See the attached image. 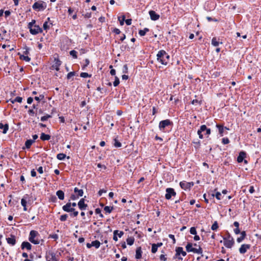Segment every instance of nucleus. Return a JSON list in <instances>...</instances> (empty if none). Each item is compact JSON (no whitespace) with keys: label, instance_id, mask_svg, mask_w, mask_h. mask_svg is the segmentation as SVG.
Segmentation results:
<instances>
[{"label":"nucleus","instance_id":"72a5a7b5","mask_svg":"<svg viewBox=\"0 0 261 261\" xmlns=\"http://www.w3.org/2000/svg\"><path fill=\"white\" fill-rule=\"evenodd\" d=\"M92 246L95 247L96 248H98L100 247V243L97 240L92 242Z\"/></svg>","mask_w":261,"mask_h":261},{"label":"nucleus","instance_id":"6e6552de","mask_svg":"<svg viewBox=\"0 0 261 261\" xmlns=\"http://www.w3.org/2000/svg\"><path fill=\"white\" fill-rule=\"evenodd\" d=\"M46 261H59V258L56 253L51 251L47 252L46 254Z\"/></svg>","mask_w":261,"mask_h":261},{"label":"nucleus","instance_id":"8fccbe9b","mask_svg":"<svg viewBox=\"0 0 261 261\" xmlns=\"http://www.w3.org/2000/svg\"><path fill=\"white\" fill-rule=\"evenodd\" d=\"M36 23V20L33 19L31 22H30L28 24V28L30 29L31 28H32L34 25H36L35 24Z\"/></svg>","mask_w":261,"mask_h":261},{"label":"nucleus","instance_id":"7ed1b4c3","mask_svg":"<svg viewBox=\"0 0 261 261\" xmlns=\"http://www.w3.org/2000/svg\"><path fill=\"white\" fill-rule=\"evenodd\" d=\"M62 209L64 212L72 213L70 215L71 217H76L79 214L78 211H75V208L70 205V202H68L65 205H63Z\"/></svg>","mask_w":261,"mask_h":261},{"label":"nucleus","instance_id":"680f3d73","mask_svg":"<svg viewBox=\"0 0 261 261\" xmlns=\"http://www.w3.org/2000/svg\"><path fill=\"white\" fill-rule=\"evenodd\" d=\"M37 171L40 173V174H42L43 173V167L40 166L37 169Z\"/></svg>","mask_w":261,"mask_h":261},{"label":"nucleus","instance_id":"423d86ee","mask_svg":"<svg viewBox=\"0 0 261 261\" xmlns=\"http://www.w3.org/2000/svg\"><path fill=\"white\" fill-rule=\"evenodd\" d=\"M47 7V5L45 2L39 1L35 2L32 6V8L36 11H40L44 10Z\"/></svg>","mask_w":261,"mask_h":261},{"label":"nucleus","instance_id":"9b49d317","mask_svg":"<svg viewBox=\"0 0 261 261\" xmlns=\"http://www.w3.org/2000/svg\"><path fill=\"white\" fill-rule=\"evenodd\" d=\"M165 198L167 200H169L172 196H176V192L173 188H168L166 189Z\"/></svg>","mask_w":261,"mask_h":261},{"label":"nucleus","instance_id":"4d7b16f0","mask_svg":"<svg viewBox=\"0 0 261 261\" xmlns=\"http://www.w3.org/2000/svg\"><path fill=\"white\" fill-rule=\"evenodd\" d=\"M79 198V196L75 194V193H74V194H72L70 196V199L72 200H75L78 199Z\"/></svg>","mask_w":261,"mask_h":261},{"label":"nucleus","instance_id":"f03ea898","mask_svg":"<svg viewBox=\"0 0 261 261\" xmlns=\"http://www.w3.org/2000/svg\"><path fill=\"white\" fill-rule=\"evenodd\" d=\"M29 240L33 244L37 245L42 244L43 240L41 239L40 236L38 231L31 230L30 232Z\"/></svg>","mask_w":261,"mask_h":261},{"label":"nucleus","instance_id":"4468645a","mask_svg":"<svg viewBox=\"0 0 261 261\" xmlns=\"http://www.w3.org/2000/svg\"><path fill=\"white\" fill-rule=\"evenodd\" d=\"M183 251H184V250H183L182 247H176L175 249L176 253H175L174 256L173 257L174 258H177L178 259L182 260V258L179 256L180 254H181V253H182Z\"/></svg>","mask_w":261,"mask_h":261},{"label":"nucleus","instance_id":"ea45409f","mask_svg":"<svg viewBox=\"0 0 261 261\" xmlns=\"http://www.w3.org/2000/svg\"><path fill=\"white\" fill-rule=\"evenodd\" d=\"M158 250V247L156 245V244H153L152 245V248H151V252L152 253H155Z\"/></svg>","mask_w":261,"mask_h":261},{"label":"nucleus","instance_id":"bf43d9fd","mask_svg":"<svg viewBox=\"0 0 261 261\" xmlns=\"http://www.w3.org/2000/svg\"><path fill=\"white\" fill-rule=\"evenodd\" d=\"M107 190L106 189H101L98 191V194L99 196H100L102 193H105L107 192Z\"/></svg>","mask_w":261,"mask_h":261},{"label":"nucleus","instance_id":"f257e3e1","mask_svg":"<svg viewBox=\"0 0 261 261\" xmlns=\"http://www.w3.org/2000/svg\"><path fill=\"white\" fill-rule=\"evenodd\" d=\"M156 57L158 61L162 64L166 65L169 63L170 56L164 50L158 51Z\"/></svg>","mask_w":261,"mask_h":261},{"label":"nucleus","instance_id":"393cba45","mask_svg":"<svg viewBox=\"0 0 261 261\" xmlns=\"http://www.w3.org/2000/svg\"><path fill=\"white\" fill-rule=\"evenodd\" d=\"M246 236V232L245 231H243L241 232V236L239 238H237V242L238 243H240L241 242H242L245 238Z\"/></svg>","mask_w":261,"mask_h":261},{"label":"nucleus","instance_id":"6ab92c4d","mask_svg":"<svg viewBox=\"0 0 261 261\" xmlns=\"http://www.w3.org/2000/svg\"><path fill=\"white\" fill-rule=\"evenodd\" d=\"M6 240L7 243L12 246L16 244L15 237L14 235H11L10 237L6 238Z\"/></svg>","mask_w":261,"mask_h":261},{"label":"nucleus","instance_id":"dca6fc26","mask_svg":"<svg viewBox=\"0 0 261 261\" xmlns=\"http://www.w3.org/2000/svg\"><path fill=\"white\" fill-rule=\"evenodd\" d=\"M77 205L82 211L85 210L88 206L87 204L85 203V199L84 198L80 199L77 203Z\"/></svg>","mask_w":261,"mask_h":261},{"label":"nucleus","instance_id":"cd10ccee","mask_svg":"<svg viewBox=\"0 0 261 261\" xmlns=\"http://www.w3.org/2000/svg\"><path fill=\"white\" fill-rule=\"evenodd\" d=\"M74 192L75 194H76L79 197H81L83 195L84 192L82 189H79L77 188H75L74 189Z\"/></svg>","mask_w":261,"mask_h":261},{"label":"nucleus","instance_id":"0e129e2a","mask_svg":"<svg viewBox=\"0 0 261 261\" xmlns=\"http://www.w3.org/2000/svg\"><path fill=\"white\" fill-rule=\"evenodd\" d=\"M132 19H127L126 20H125V23L127 25H129L132 24Z\"/></svg>","mask_w":261,"mask_h":261},{"label":"nucleus","instance_id":"bb28decb","mask_svg":"<svg viewBox=\"0 0 261 261\" xmlns=\"http://www.w3.org/2000/svg\"><path fill=\"white\" fill-rule=\"evenodd\" d=\"M56 195L59 199L63 200L64 199V193L62 190L57 191Z\"/></svg>","mask_w":261,"mask_h":261},{"label":"nucleus","instance_id":"864d4df0","mask_svg":"<svg viewBox=\"0 0 261 261\" xmlns=\"http://www.w3.org/2000/svg\"><path fill=\"white\" fill-rule=\"evenodd\" d=\"M43 27L44 30H47L49 28V25L47 21H45L43 23Z\"/></svg>","mask_w":261,"mask_h":261},{"label":"nucleus","instance_id":"c756f323","mask_svg":"<svg viewBox=\"0 0 261 261\" xmlns=\"http://www.w3.org/2000/svg\"><path fill=\"white\" fill-rule=\"evenodd\" d=\"M149 30L148 28H144L143 30H140L139 31V34L141 36H144L145 35L147 32H149Z\"/></svg>","mask_w":261,"mask_h":261},{"label":"nucleus","instance_id":"a19ab883","mask_svg":"<svg viewBox=\"0 0 261 261\" xmlns=\"http://www.w3.org/2000/svg\"><path fill=\"white\" fill-rule=\"evenodd\" d=\"M51 116L50 115H46L45 116H43L42 117H41V120L42 121H46L48 119H49V118H51Z\"/></svg>","mask_w":261,"mask_h":261},{"label":"nucleus","instance_id":"b1692460","mask_svg":"<svg viewBox=\"0 0 261 261\" xmlns=\"http://www.w3.org/2000/svg\"><path fill=\"white\" fill-rule=\"evenodd\" d=\"M0 129H3V133L5 134L9 129V125L8 124L4 125L2 123H0Z\"/></svg>","mask_w":261,"mask_h":261},{"label":"nucleus","instance_id":"9d476101","mask_svg":"<svg viewBox=\"0 0 261 261\" xmlns=\"http://www.w3.org/2000/svg\"><path fill=\"white\" fill-rule=\"evenodd\" d=\"M29 54V48H25V50L23 52V54L21 55L20 53H18V55L19 56V58L21 60L25 61L26 62H30L31 61V58L28 56Z\"/></svg>","mask_w":261,"mask_h":261},{"label":"nucleus","instance_id":"39448f33","mask_svg":"<svg viewBox=\"0 0 261 261\" xmlns=\"http://www.w3.org/2000/svg\"><path fill=\"white\" fill-rule=\"evenodd\" d=\"M224 245L227 248H231L234 244V241L232 237L228 233L226 237H223Z\"/></svg>","mask_w":261,"mask_h":261},{"label":"nucleus","instance_id":"5701e85b","mask_svg":"<svg viewBox=\"0 0 261 261\" xmlns=\"http://www.w3.org/2000/svg\"><path fill=\"white\" fill-rule=\"evenodd\" d=\"M216 127L218 129L219 134L220 136H223L224 132V127L223 125L217 124H216Z\"/></svg>","mask_w":261,"mask_h":261},{"label":"nucleus","instance_id":"473e14b6","mask_svg":"<svg viewBox=\"0 0 261 261\" xmlns=\"http://www.w3.org/2000/svg\"><path fill=\"white\" fill-rule=\"evenodd\" d=\"M134 238L133 237H129L126 239L127 244L130 246L134 244Z\"/></svg>","mask_w":261,"mask_h":261},{"label":"nucleus","instance_id":"c9c22d12","mask_svg":"<svg viewBox=\"0 0 261 261\" xmlns=\"http://www.w3.org/2000/svg\"><path fill=\"white\" fill-rule=\"evenodd\" d=\"M113 206H106L105 207H104V211L107 213H111L112 212V211H113Z\"/></svg>","mask_w":261,"mask_h":261},{"label":"nucleus","instance_id":"49530a36","mask_svg":"<svg viewBox=\"0 0 261 261\" xmlns=\"http://www.w3.org/2000/svg\"><path fill=\"white\" fill-rule=\"evenodd\" d=\"M80 76L82 77L86 78V77H91V74H89L87 72H82L81 73V74H80Z\"/></svg>","mask_w":261,"mask_h":261},{"label":"nucleus","instance_id":"774afa93","mask_svg":"<svg viewBox=\"0 0 261 261\" xmlns=\"http://www.w3.org/2000/svg\"><path fill=\"white\" fill-rule=\"evenodd\" d=\"M160 258L161 260L166 261L167 260V258L165 257V255L164 254H162L160 255Z\"/></svg>","mask_w":261,"mask_h":261},{"label":"nucleus","instance_id":"5fc2aeb1","mask_svg":"<svg viewBox=\"0 0 261 261\" xmlns=\"http://www.w3.org/2000/svg\"><path fill=\"white\" fill-rule=\"evenodd\" d=\"M34 98L36 100L40 101L44 98V96L43 95H40L39 96H35Z\"/></svg>","mask_w":261,"mask_h":261},{"label":"nucleus","instance_id":"58836bf2","mask_svg":"<svg viewBox=\"0 0 261 261\" xmlns=\"http://www.w3.org/2000/svg\"><path fill=\"white\" fill-rule=\"evenodd\" d=\"M118 20L119 21L120 24L123 25L124 24V21H125V17L123 15L122 17H118Z\"/></svg>","mask_w":261,"mask_h":261},{"label":"nucleus","instance_id":"3c124183","mask_svg":"<svg viewBox=\"0 0 261 261\" xmlns=\"http://www.w3.org/2000/svg\"><path fill=\"white\" fill-rule=\"evenodd\" d=\"M222 142L223 144H227L229 143V140L228 138H223L222 139Z\"/></svg>","mask_w":261,"mask_h":261},{"label":"nucleus","instance_id":"79ce46f5","mask_svg":"<svg viewBox=\"0 0 261 261\" xmlns=\"http://www.w3.org/2000/svg\"><path fill=\"white\" fill-rule=\"evenodd\" d=\"M218 228V224L217 221H215L211 227L213 230H216Z\"/></svg>","mask_w":261,"mask_h":261},{"label":"nucleus","instance_id":"4c0bfd02","mask_svg":"<svg viewBox=\"0 0 261 261\" xmlns=\"http://www.w3.org/2000/svg\"><path fill=\"white\" fill-rule=\"evenodd\" d=\"M89 63H90V61H89V59H85L84 60V63L82 67V69L85 70V68L88 66Z\"/></svg>","mask_w":261,"mask_h":261},{"label":"nucleus","instance_id":"412c9836","mask_svg":"<svg viewBox=\"0 0 261 261\" xmlns=\"http://www.w3.org/2000/svg\"><path fill=\"white\" fill-rule=\"evenodd\" d=\"M246 156V153L244 151H241L237 158L238 163H242Z\"/></svg>","mask_w":261,"mask_h":261},{"label":"nucleus","instance_id":"f704fd0d","mask_svg":"<svg viewBox=\"0 0 261 261\" xmlns=\"http://www.w3.org/2000/svg\"><path fill=\"white\" fill-rule=\"evenodd\" d=\"M66 155L64 153H59L57 154V158L59 160H63L65 159V158H66Z\"/></svg>","mask_w":261,"mask_h":261},{"label":"nucleus","instance_id":"c03bdc74","mask_svg":"<svg viewBox=\"0 0 261 261\" xmlns=\"http://www.w3.org/2000/svg\"><path fill=\"white\" fill-rule=\"evenodd\" d=\"M68 218V215L67 214H64L60 216V220L61 221H65Z\"/></svg>","mask_w":261,"mask_h":261},{"label":"nucleus","instance_id":"603ef678","mask_svg":"<svg viewBox=\"0 0 261 261\" xmlns=\"http://www.w3.org/2000/svg\"><path fill=\"white\" fill-rule=\"evenodd\" d=\"M75 75L74 72H70L67 74V78L68 80H69L70 78L73 77Z\"/></svg>","mask_w":261,"mask_h":261},{"label":"nucleus","instance_id":"aec40b11","mask_svg":"<svg viewBox=\"0 0 261 261\" xmlns=\"http://www.w3.org/2000/svg\"><path fill=\"white\" fill-rule=\"evenodd\" d=\"M21 247L22 249H26L28 250H31L32 249V245L28 242H23L21 244Z\"/></svg>","mask_w":261,"mask_h":261},{"label":"nucleus","instance_id":"2eb2a0df","mask_svg":"<svg viewBox=\"0 0 261 261\" xmlns=\"http://www.w3.org/2000/svg\"><path fill=\"white\" fill-rule=\"evenodd\" d=\"M250 248V245L249 244H242L239 248V252L241 254H244Z\"/></svg>","mask_w":261,"mask_h":261},{"label":"nucleus","instance_id":"de8ad7c7","mask_svg":"<svg viewBox=\"0 0 261 261\" xmlns=\"http://www.w3.org/2000/svg\"><path fill=\"white\" fill-rule=\"evenodd\" d=\"M115 143L114 144V145L116 147H120L121 146V143L119 142L117 139L114 140Z\"/></svg>","mask_w":261,"mask_h":261},{"label":"nucleus","instance_id":"f8f14e48","mask_svg":"<svg viewBox=\"0 0 261 261\" xmlns=\"http://www.w3.org/2000/svg\"><path fill=\"white\" fill-rule=\"evenodd\" d=\"M179 185L182 189L187 190L188 189H190L192 187H193L194 183L193 182H187L186 181H182L180 182Z\"/></svg>","mask_w":261,"mask_h":261},{"label":"nucleus","instance_id":"0eeeda50","mask_svg":"<svg viewBox=\"0 0 261 261\" xmlns=\"http://www.w3.org/2000/svg\"><path fill=\"white\" fill-rule=\"evenodd\" d=\"M204 131H205V134L207 135H210L211 132L210 128H207L205 125H202L197 131V134L200 139H202L203 138V136L202 134V133Z\"/></svg>","mask_w":261,"mask_h":261},{"label":"nucleus","instance_id":"052dcab7","mask_svg":"<svg viewBox=\"0 0 261 261\" xmlns=\"http://www.w3.org/2000/svg\"><path fill=\"white\" fill-rule=\"evenodd\" d=\"M128 72V68L127 65H124L123 67V73H126Z\"/></svg>","mask_w":261,"mask_h":261},{"label":"nucleus","instance_id":"7c9ffc66","mask_svg":"<svg viewBox=\"0 0 261 261\" xmlns=\"http://www.w3.org/2000/svg\"><path fill=\"white\" fill-rule=\"evenodd\" d=\"M220 44L219 41L216 38L214 37L213 38L212 40V44L214 46H218Z\"/></svg>","mask_w":261,"mask_h":261},{"label":"nucleus","instance_id":"ddd939ff","mask_svg":"<svg viewBox=\"0 0 261 261\" xmlns=\"http://www.w3.org/2000/svg\"><path fill=\"white\" fill-rule=\"evenodd\" d=\"M30 33L32 35H37L42 32V29L39 25H34L32 28L29 29Z\"/></svg>","mask_w":261,"mask_h":261},{"label":"nucleus","instance_id":"e2e57ef3","mask_svg":"<svg viewBox=\"0 0 261 261\" xmlns=\"http://www.w3.org/2000/svg\"><path fill=\"white\" fill-rule=\"evenodd\" d=\"M113 31L116 34H119L121 32L120 30L117 28H115Z\"/></svg>","mask_w":261,"mask_h":261},{"label":"nucleus","instance_id":"a878e982","mask_svg":"<svg viewBox=\"0 0 261 261\" xmlns=\"http://www.w3.org/2000/svg\"><path fill=\"white\" fill-rule=\"evenodd\" d=\"M50 139V136L49 135L45 134L43 133L41 134L40 139L42 141L49 140Z\"/></svg>","mask_w":261,"mask_h":261},{"label":"nucleus","instance_id":"2f4dec72","mask_svg":"<svg viewBox=\"0 0 261 261\" xmlns=\"http://www.w3.org/2000/svg\"><path fill=\"white\" fill-rule=\"evenodd\" d=\"M34 142V140H28L25 143V145L27 148H30L33 143Z\"/></svg>","mask_w":261,"mask_h":261},{"label":"nucleus","instance_id":"f3484780","mask_svg":"<svg viewBox=\"0 0 261 261\" xmlns=\"http://www.w3.org/2000/svg\"><path fill=\"white\" fill-rule=\"evenodd\" d=\"M149 14L152 20H157L160 18V15L156 13L153 10L149 11Z\"/></svg>","mask_w":261,"mask_h":261},{"label":"nucleus","instance_id":"6e6d98bb","mask_svg":"<svg viewBox=\"0 0 261 261\" xmlns=\"http://www.w3.org/2000/svg\"><path fill=\"white\" fill-rule=\"evenodd\" d=\"M118 232V230H116L114 231L113 240L115 241H117L118 238L117 237V233Z\"/></svg>","mask_w":261,"mask_h":261},{"label":"nucleus","instance_id":"e433bc0d","mask_svg":"<svg viewBox=\"0 0 261 261\" xmlns=\"http://www.w3.org/2000/svg\"><path fill=\"white\" fill-rule=\"evenodd\" d=\"M22 98L21 97L17 96L14 99L10 100V101L12 103H14L15 102L21 103L22 102Z\"/></svg>","mask_w":261,"mask_h":261},{"label":"nucleus","instance_id":"1a4fd4ad","mask_svg":"<svg viewBox=\"0 0 261 261\" xmlns=\"http://www.w3.org/2000/svg\"><path fill=\"white\" fill-rule=\"evenodd\" d=\"M172 124V122L169 119H166L160 122L159 127L160 130L164 132L165 128Z\"/></svg>","mask_w":261,"mask_h":261},{"label":"nucleus","instance_id":"13d9d810","mask_svg":"<svg viewBox=\"0 0 261 261\" xmlns=\"http://www.w3.org/2000/svg\"><path fill=\"white\" fill-rule=\"evenodd\" d=\"M215 196L218 200L221 199V194L219 192H217L215 194Z\"/></svg>","mask_w":261,"mask_h":261},{"label":"nucleus","instance_id":"a211bd4d","mask_svg":"<svg viewBox=\"0 0 261 261\" xmlns=\"http://www.w3.org/2000/svg\"><path fill=\"white\" fill-rule=\"evenodd\" d=\"M61 62L58 58H55L54 63L52 65V67L55 69L57 71L59 70V67L61 65Z\"/></svg>","mask_w":261,"mask_h":261},{"label":"nucleus","instance_id":"20e7f679","mask_svg":"<svg viewBox=\"0 0 261 261\" xmlns=\"http://www.w3.org/2000/svg\"><path fill=\"white\" fill-rule=\"evenodd\" d=\"M186 249L188 252H192L198 254H201L203 252L202 249L200 246H198V248L193 247V244L191 243H188L187 244Z\"/></svg>","mask_w":261,"mask_h":261},{"label":"nucleus","instance_id":"c85d7f7f","mask_svg":"<svg viewBox=\"0 0 261 261\" xmlns=\"http://www.w3.org/2000/svg\"><path fill=\"white\" fill-rule=\"evenodd\" d=\"M24 198H25V196H24L23 198H22L21 199V204L22 206L23 207V211H26L27 210V202L26 199Z\"/></svg>","mask_w":261,"mask_h":261},{"label":"nucleus","instance_id":"09e8293b","mask_svg":"<svg viewBox=\"0 0 261 261\" xmlns=\"http://www.w3.org/2000/svg\"><path fill=\"white\" fill-rule=\"evenodd\" d=\"M190 232L191 234H194V235L196 234L197 231H196V228L194 227H191L190 228Z\"/></svg>","mask_w":261,"mask_h":261},{"label":"nucleus","instance_id":"69168bd1","mask_svg":"<svg viewBox=\"0 0 261 261\" xmlns=\"http://www.w3.org/2000/svg\"><path fill=\"white\" fill-rule=\"evenodd\" d=\"M234 232L236 234H239V233H241V232H240V230L239 227L236 228L234 229Z\"/></svg>","mask_w":261,"mask_h":261},{"label":"nucleus","instance_id":"a18cd8bd","mask_svg":"<svg viewBox=\"0 0 261 261\" xmlns=\"http://www.w3.org/2000/svg\"><path fill=\"white\" fill-rule=\"evenodd\" d=\"M70 55L73 57V58L76 59L77 58V52L74 50H72L70 51Z\"/></svg>","mask_w":261,"mask_h":261},{"label":"nucleus","instance_id":"4be33fe9","mask_svg":"<svg viewBox=\"0 0 261 261\" xmlns=\"http://www.w3.org/2000/svg\"><path fill=\"white\" fill-rule=\"evenodd\" d=\"M142 249L141 247H138L137 248L136 250V258L140 259L142 257Z\"/></svg>","mask_w":261,"mask_h":261},{"label":"nucleus","instance_id":"37998d69","mask_svg":"<svg viewBox=\"0 0 261 261\" xmlns=\"http://www.w3.org/2000/svg\"><path fill=\"white\" fill-rule=\"evenodd\" d=\"M119 79L117 76L115 77V81L113 82V85L114 87L117 86L119 84Z\"/></svg>","mask_w":261,"mask_h":261},{"label":"nucleus","instance_id":"338daca9","mask_svg":"<svg viewBox=\"0 0 261 261\" xmlns=\"http://www.w3.org/2000/svg\"><path fill=\"white\" fill-rule=\"evenodd\" d=\"M31 174L32 177H35L36 176V172L34 169L31 170Z\"/></svg>","mask_w":261,"mask_h":261}]
</instances>
